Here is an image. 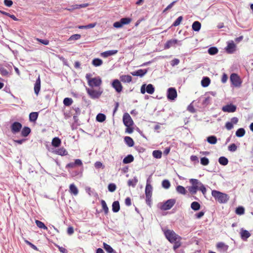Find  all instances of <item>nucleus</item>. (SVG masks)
<instances>
[{"label": "nucleus", "instance_id": "nucleus-12", "mask_svg": "<svg viewBox=\"0 0 253 253\" xmlns=\"http://www.w3.org/2000/svg\"><path fill=\"white\" fill-rule=\"evenodd\" d=\"M225 50L227 53L229 54L233 53L236 50V45L233 41L228 42Z\"/></svg>", "mask_w": 253, "mask_h": 253}, {"label": "nucleus", "instance_id": "nucleus-43", "mask_svg": "<svg viewBox=\"0 0 253 253\" xmlns=\"http://www.w3.org/2000/svg\"><path fill=\"white\" fill-rule=\"evenodd\" d=\"M153 156L156 159H160L162 157V153L160 150H154L152 153Z\"/></svg>", "mask_w": 253, "mask_h": 253}, {"label": "nucleus", "instance_id": "nucleus-23", "mask_svg": "<svg viewBox=\"0 0 253 253\" xmlns=\"http://www.w3.org/2000/svg\"><path fill=\"white\" fill-rule=\"evenodd\" d=\"M120 209L119 202L118 201H115L112 204V211L114 212H117Z\"/></svg>", "mask_w": 253, "mask_h": 253}, {"label": "nucleus", "instance_id": "nucleus-56", "mask_svg": "<svg viewBox=\"0 0 253 253\" xmlns=\"http://www.w3.org/2000/svg\"><path fill=\"white\" fill-rule=\"evenodd\" d=\"M228 150L231 152H235L237 149V147L235 144L232 143L228 147Z\"/></svg>", "mask_w": 253, "mask_h": 253}, {"label": "nucleus", "instance_id": "nucleus-29", "mask_svg": "<svg viewBox=\"0 0 253 253\" xmlns=\"http://www.w3.org/2000/svg\"><path fill=\"white\" fill-rule=\"evenodd\" d=\"M210 83L211 80L209 77H204L201 81V84L203 87H207Z\"/></svg>", "mask_w": 253, "mask_h": 253}, {"label": "nucleus", "instance_id": "nucleus-13", "mask_svg": "<svg viewBox=\"0 0 253 253\" xmlns=\"http://www.w3.org/2000/svg\"><path fill=\"white\" fill-rule=\"evenodd\" d=\"M222 110L224 112H234L236 110V106L233 104L227 105L223 106Z\"/></svg>", "mask_w": 253, "mask_h": 253}, {"label": "nucleus", "instance_id": "nucleus-24", "mask_svg": "<svg viewBox=\"0 0 253 253\" xmlns=\"http://www.w3.org/2000/svg\"><path fill=\"white\" fill-rule=\"evenodd\" d=\"M125 143L129 146L132 147L134 145V141L132 138L129 136H126L124 138Z\"/></svg>", "mask_w": 253, "mask_h": 253}, {"label": "nucleus", "instance_id": "nucleus-54", "mask_svg": "<svg viewBox=\"0 0 253 253\" xmlns=\"http://www.w3.org/2000/svg\"><path fill=\"white\" fill-rule=\"evenodd\" d=\"M162 186L165 189H168L170 186L169 181L168 180H164L162 181Z\"/></svg>", "mask_w": 253, "mask_h": 253}, {"label": "nucleus", "instance_id": "nucleus-62", "mask_svg": "<svg viewBox=\"0 0 253 253\" xmlns=\"http://www.w3.org/2000/svg\"><path fill=\"white\" fill-rule=\"evenodd\" d=\"M94 167L96 169L104 168V166L103 165L102 163L99 161L95 163Z\"/></svg>", "mask_w": 253, "mask_h": 253}, {"label": "nucleus", "instance_id": "nucleus-27", "mask_svg": "<svg viewBox=\"0 0 253 253\" xmlns=\"http://www.w3.org/2000/svg\"><path fill=\"white\" fill-rule=\"evenodd\" d=\"M201 27V24L199 21H195L192 25L193 30L198 32Z\"/></svg>", "mask_w": 253, "mask_h": 253}, {"label": "nucleus", "instance_id": "nucleus-26", "mask_svg": "<svg viewBox=\"0 0 253 253\" xmlns=\"http://www.w3.org/2000/svg\"><path fill=\"white\" fill-rule=\"evenodd\" d=\"M61 140L58 137H54L53 138L51 144L53 147H58L61 144Z\"/></svg>", "mask_w": 253, "mask_h": 253}, {"label": "nucleus", "instance_id": "nucleus-40", "mask_svg": "<svg viewBox=\"0 0 253 253\" xmlns=\"http://www.w3.org/2000/svg\"><path fill=\"white\" fill-rule=\"evenodd\" d=\"M245 134V130L243 128H240L236 132V135L237 137H243Z\"/></svg>", "mask_w": 253, "mask_h": 253}, {"label": "nucleus", "instance_id": "nucleus-4", "mask_svg": "<svg viewBox=\"0 0 253 253\" xmlns=\"http://www.w3.org/2000/svg\"><path fill=\"white\" fill-rule=\"evenodd\" d=\"M163 231L166 238L170 243L175 242L176 240L181 239V237L172 230L167 229Z\"/></svg>", "mask_w": 253, "mask_h": 253}, {"label": "nucleus", "instance_id": "nucleus-11", "mask_svg": "<svg viewBox=\"0 0 253 253\" xmlns=\"http://www.w3.org/2000/svg\"><path fill=\"white\" fill-rule=\"evenodd\" d=\"M219 252L226 253L228 249V246L223 242H219L216 245Z\"/></svg>", "mask_w": 253, "mask_h": 253}, {"label": "nucleus", "instance_id": "nucleus-3", "mask_svg": "<svg viewBox=\"0 0 253 253\" xmlns=\"http://www.w3.org/2000/svg\"><path fill=\"white\" fill-rule=\"evenodd\" d=\"M88 85L91 88L94 87H99L102 84V80L99 77L91 78V74H87L85 75Z\"/></svg>", "mask_w": 253, "mask_h": 253}, {"label": "nucleus", "instance_id": "nucleus-57", "mask_svg": "<svg viewBox=\"0 0 253 253\" xmlns=\"http://www.w3.org/2000/svg\"><path fill=\"white\" fill-rule=\"evenodd\" d=\"M201 164L203 166H207L209 164V160L206 157H203L201 159Z\"/></svg>", "mask_w": 253, "mask_h": 253}, {"label": "nucleus", "instance_id": "nucleus-17", "mask_svg": "<svg viewBox=\"0 0 253 253\" xmlns=\"http://www.w3.org/2000/svg\"><path fill=\"white\" fill-rule=\"evenodd\" d=\"M41 88V79L40 76L37 79L34 85V91L35 93L38 95Z\"/></svg>", "mask_w": 253, "mask_h": 253}, {"label": "nucleus", "instance_id": "nucleus-52", "mask_svg": "<svg viewBox=\"0 0 253 253\" xmlns=\"http://www.w3.org/2000/svg\"><path fill=\"white\" fill-rule=\"evenodd\" d=\"M181 240V239L176 240L175 242L172 243L174 244L173 249L174 251H175L176 249H177L178 248H179L181 246V243L180 242Z\"/></svg>", "mask_w": 253, "mask_h": 253}, {"label": "nucleus", "instance_id": "nucleus-33", "mask_svg": "<svg viewBox=\"0 0 253 253\" xmlns=\"http://www.w3.org/2000/svg\"><path fill=\"white\" fill-rule=\"evenodd\" d=\"M92 64L95 67L100 66L103 64V61L99 58H94L92 61Z\"/></svg>", "mask_w": 253, "mask_h": 253}, {"label": "nucleus", "instance_id": "nucleus-10", "mask_svg": "<svg viewBox=\"0 0 253 253\" xmlns=\"http://www.w3.org/2000/svg\"><path fill=\"white\" fill-rule=\"evenodd\" d=\"M177 97V92L174 88L170 87L168 89L167 97L169 99L173 100Z\"/></svg>", "mask_w": 253, "mask_h": 253}, {"label": "nucleus", "instance_id": "nucleus-15", "mask_svg": "<svg viewBox=\"0 0 253 253\" xmlns=\"http://www.w3.org/2000/svg\"><path fill=\"white\" fill-rule=\"evenodd\" d=\"M178 42V41L176 39H171V40H169L165 44L164 48H165V49H169L170 47L174 45L175 44H177Z\"/></svg>", "mask_w": 253, "mask_h": 253}, {"label": "nucleus", "instance_id": "nucleus-34", "mask_svg": "<svg viewBox=\"0 0 253 253\" xmlns=\"http://www.w3.org/2000/svg\"><path fill=\"white\" fill-rule=\"evenodd\" d=\"M138 182V180L136 177L129 179L127 181V185L129 186L135 187Z\"/></svg>", "mask_w": 253, "mask_h": 253}, {"label": "nucleus", "instance_id": "nucleus-58", "mask_svg": "<svg viewBox=\"0 0 253 253\" xmlns=\"http://www.w3.org/2000/svg\"><path fill=\"white\" fill-rule=\"evenodd\" d=\"M188 190L190 193L194 195L196 194L198 189L195 186H190L188 187Z\"/></svg>", "mask_w": 253, "mask_h": 253}, {"label": "nucleus", "instance_id": "nucleus-31", "mask_svg": "<svg viewBox=\"0 0 253 253\" xmlns=\"http://www.w3.org/2000/svg\"><path fill=\"white\" fill-rule=\"evenodd\" d=\"M241 236L243 239H247L251 236V234L246 230H242L241 232Z\"/></svg>", "mask_w": 253, "mask_h": 253}, {"label": "nucleus", "instance_id": "nucleus-36", "mask_svg": "<svg viewBox=\"0 0 253 253\" xmlns=\"http://www.w3.org/2000/svg\"><path fill=\"white\" fill-rule=\"evenodd\" d=\"M146 91L148 93L152 94L154 92L155 88L152 84H149L146 87Z\"/></svg>", "mask_w": 253, "mask_h": 253}, {"label": "nucleus", "instance_id": "nucleus-30", "mask_svg": "<svg viewBox=\"0 0 253 253\" xmlns=\"http://www.w3.org/2000/svg\"><path fill=\"white\" fill-rule=\"evenodd\" d=\"M190 182L192 184V186H195L198 190L199 188V186L201 184L198 179H190Z\"/></svg>", "mask_w": 253, "mask_h": 253}, {"label": "nucleus", "instance_id": "nucleus-48", "mask_svg": "<svg viewBox=\"0 0 253 253\" xmlns=\"http://www.w3.org/2000/svg\"><path fill=\"white\" fill-rule=\"evenodd\" d=\"M81 37V36L80 34H74L70 36V37L68 39V41H76L78 40H79Z\"/></svg>", "mask_w": 253, "mask_h": 253}, {"label": "nucleus", "instance_id": "nucleus-50", "mask_svg": "<svg viewBox=\"0 0 253 253\" xmlns=\"http://www.w3.org/2000/svg\"><path fill=\"white\" fill-rule=\"evenodd\" d=\"M218 52V49L215 47H211L208 49V53L210 55H214Z\"/></svg>", "mask_w": 253, "mask_h": 253}, {"label": "nucleus", "instance_id": "nucleus-18", "mask_svg": "<svg viewBox=\"0 0 253 253\" xmlns=\"http://www.w3.org/2000/svg\"><path fill=\"white\" fill-rule=\"evenodd\" d=\"M117 53H118L117 50H108V51L102 52L101 53V56L103 57L106 58L108 56L116 54Z\"/></svg>", "mask_w": 253, "mask_h": 253}, {"label": "nucleus", "instance_id": "nucleus-21", "mask_svg": "<svg viewBox=\"0 0 253 253\" xmlns=\"http://www.w3.org/2000/svg\"><path fill=\"white\" fill-rule=\"evenodd\" d=\"M120 80L123 83H129L132 81V77L130 75H122L120 77Z\"/></svg>", "mask_w": 253, "mask_h": 253}, {"label": "nucleus", "instance_id": "nucleus-39", "mask_svg": "<svg viewBox=\"0 0 253 253\" xmlns=\"http://www.w3.org/2000/svg\"><path fill=\"white\" fill-rule=\"evenodd\" d=\"M218 162L221 165L226 166L228 163V160L225 157H220L218 159Z\"/></svg>", "mask_w": 253, "mask_h": 253}, {"label": "nucleus", "instance_id": "nucleus-55", "mask_svg": "<svg viewBox=\"0 0 253 253\" xmlns=\"http://www.w3.org/2000/svg\"><path fill=\"white\" fill-rule=\"evenodd\" d=\"M116 185L114 183H110L108 185V190L111 192H114L116 189Z\"/></svg>", "mask_w": 253, "mask_h": 253}, {"label": "nucleus", "instance_id": "nucleus-53", "mask_svg": "<svg viewBox=\"0 0 253 253\" xmlns=\"http://www.w3.org/2000/svg\"><path fill=\"white\" fill-rule=\"evenodd\" d=\"M182 19H183V17L182 16L178 17L176 19V20L173 22V23L172 24V26H175V27L178 26L179 25H180Z\"/></svg>", "mask_w": 253, "mask_h": 253}, {"label": "nucleus", "instance_id": "nucleus-41", "mask_svg": "<svg viewBox=\"0 0 253 253\" xmlns=\"http://www.w3.org/2000/svg\"><path fill=\"white\" fill-rule=\"evenodd\" d=\"M207 141L211 144H215L217 142V138L215 136H210L207 138Z\"/></svg>", "mask_w": 253, "mask_h": 253}, {"label": "nucleus", "instance_id": "nucleus-46", "mask_svg": "<svg viewBox=\"0 0 253 253\" xmlns=\"http://www.w3.org/2000/svg\"><path fill=\"white\" fill-rule=\"evenodd\" d=\"M73 100L71 98L66 97L64 98L63 100V103L64 105L66 106H70L73 103Z\"/></svg>", "mask_w": 253, "mask_h": 253}, {"label": "nucleus", "instance_id": "nucleus-35", "mask_svg": "<svg viewBox=\"0 0 253 253\" xmlns=\"http://www.w3.org/2000/svg\"><path fill=\"white\" fill-rule=\"evenodd\" d=\"M56 153L61 156H66L68 155V152L64 148H60L56 151Z\"/></svg>", "mask_w": 253, "mask_h": 253}, {"label": "nucleus", "instance_id": "nucleus-14", "mask_svg": "<svg viewBox=\"0 0 253 253\" xmlns=\"http://www.w3.org/2000/svg\"><path fill=\"white\" fill-rule=\"evenodd\" d=\"M82 166L83 163L80 159H76L75 162L70 163L66 166V168H74L76 166Z\"/></svg>", "mask_w": 253, "mask_h": 253}, {"label": "nucleus", "instance_id": "nucleus-47", "mask_svg": "<svg viewBox=\"0 0 253 253\" xmlns=\"http://www.w3.org/2000/svg\"><path fill=\"white\" fill-rule=\"evenodd\" d=\"M103 247L104 249L108 253H112L114 252V250L113 248L107 244L104 243H103Z\"/></svg>", "mask_w": 253, "mask_h": 253}, {"label": "nucleus", "instance_id": "nucleus-22", "mask_svg": "<svg viewBox=\"0 0 253 253\" xmlns=\"http://www.w3.org/2000/svg\"><path fill=\"white\" fill-rule=\"evenodd\" d=\"M134 161V157L132 155H128L123 161L124 164H126L132 162Z\"/></svg>", "mask_w": 253, "mask_h": 253}, {"label": "nucleus", "instance_id": "nucleus-32", "mask_svg": "<svg viewBox=\"0 0 253 253\" xmlns=\"http://www.w3.org/2000/svg\"><path fill=\"white\" fill-rule=\"evenodd\" d=\"M101 204L102 206V210L104 211L105 214L107 215L108 214L109 212V209L107 207V205L105 202V201L103 200H102L101 201Z\"/></svg>", "mask_w": 253, "mask_h": 253}, {"label": "nucleus", "instance_id": "nucleus-45", "mask_svg": "<svg viewBox=\"0 0 253 253\" xmlns=\"http://www.w3.org/2000/svg\"><path fill=\"white\" fill-rule=\"evenodd\" d=\"M106 119V116L103 114H98L96 116V120L99 122H103Z\"/></svg>", "mask_w": 253, "mask_h": 253}, {"label": "nucleus", "instance_id": "nucleus-28", "mask_svg": "<svg viewBox=\"0 0 253 253\" xmlns=\"http://www.w3.org/2000/svg\"><path fill=\"white\" fill-rule=\"evenodd\" d=\"M89 5L88 3H84L82 4H75L74 5L72 6V9L67 8L66 9L69 11H71L72 10L75 9H79L81 8H84L88 6Z\"/></svg>", "mask_w": 253, "mask_h": 253}, {"label": "nucleus", "instance_id": "nucleus-61", "mask_svg": "<svg viewBox=\"0 0 253 253\" xmlns=\"http://www.w3.org/2000/svg\"><path fill=\"white\" fill-rule=\"evenodd\" d=\"M36 40L44 45H48L49 42V41L47 40H42L36 38Z\"/></svg>", "mask_w": 253, "mask_h": 253}, {"label": "nucleus", "instance_id": "nucleus-16", "mask_svg": "<svg viewBox=\"0 0 253 253\" xmlns=\"http://www.w3.org/2000/svg\"><path fill=\"white\" fill-rule=\"evenodd\" d=\"M147 71L148 70L147 69H139L136 71L131 72V74L132 75L134 76L143 77L147 73Z\"/></svg>", "mask_w": 253, "mask_h": 253}, {"label": "nucleus", "instance_id": "nucleus-19", "mask_svg": "<svg viewBox=\"0 0 253 253\" xmlns=\"http://www.w3.org/2000/svg\"><path fill=\"white\" fill-rule=\"evenodd\" d=\"M152 187L151 185L147 182V184L145 187V195L146 197L152 196Z\"/></svg>", "mask_w": 253, "mask_h": 253}, {"label": "nucleus", "instance_id": "nucleus-37", "mask_svg": "<svg viewBox=\"0 0 253 253\" xmlns=\"http://www.w3.org/2000/svg\"><path fill=\"white\" fill-rule=\"evenodd\" d=\"M38 117L37 112H32L29 115V120L31 122H35L37 120Z\"/></svg>", "mask_w": 253, "mask_h": 253}, {"label": "nucleus", "instance_id": "nucleus-44", "mask_svg": "<svg viewBox=\"0 0 253 253\" xmlns=\"http://www.w3.org/2000/svg\"><path fill=\"white\" fill-rule=\"evenodd\" d=\"M176 191L180 194L185 195L186 193V190L185 188L181 185H178L176 187Z\"/></svg>", "mask_w": 253, "mask_h": 253}, {"label": "nucleus", "instance_id": "nucleus-2", "mask_svg": "<svg viewBox=\"0 0 253 253\" xmlns=\"http://www.w3.org/2000/svg\"><path fill=\"white\" fill-rule=\"evenodd\" d=\"M211 195L220 204L226 203L229 199V197L227 194L215 190L211 191Z\"/></svg>", "mask_w": 253, "mask_h": 253}, {"label": "nucleus", "instance_id": "nucleus-9", "mask_svg": "<svg viewBox=\"0 0 253 253\" xmlns=\"http://www.w3.org/2000/svg\"><path fill=\"white\" fill-rule=\"evenodd\" d=\"M112 87L116 90V91L120 93L122 91L123 86L118 80H114L112 83Z\"/></svg>", "mask_w": 253, "mask_h": 253}, {"label": "nucleus", "instance_id": "nucleus-5", "mask_svg": "<svg viewBox=\"0 0 253 253\" xmlns=\"http://www.w3.org/2000/svg\"><path fill=\"white\" fill-rule=\"evenodd\" d=\"M230 80L232 84L234 86L239 87L241 86L242 81L237 74H232L230 75Z\"/></svg>", "mask_w": 253, "mask_h": 253}, {"label": "nucleus", "instance_id": "nucleus-63", "mask_svg": "<svg viewBox=\"0 0 253 253\" xmlns=\"http://www.w3.org/2000/svg\"><path fill=\"white\" fill-rule=\"evenodd\" d=\"M225 127L228 130H231L233 128V125L231 122H228L225 124Z\"/></svg>", "mask_w": 253, "mask_h": 253}, {"label": "nucleus", "instance_id": "nucleus-59", "mask_svg": "<svg viewBox=\"0 0 253 253\" xmlns=\"http://www.w3.org/2000/svg\"><path fill=\"white\" fill-rule=\"evenodd\" d=\"M198 190H200L202 192L203 195L206 194V192H207L206 188L202 183H201V185H200L199 188Z\"/></svg>", "mask_w": 253, "mask_h": 253}, {"label": "nucleus", "instance_id": "nucleus-42", "mask_svg": "<svg viewBox=\"0 0 253 253\" xmlns=\"http://www.w3.org/2000/svg\"><path fill=\"white\" fill-rule=\"evenodd\" d=\"M35 223L39 228L41 229L47 230V227L44 225V224L42 222L38 220H36Z\"/></svg>", "mask_w": 253, "mask_h": 253}, {"label": "nucleus", "instance_id": "nucleus-8", "mask_svg": "<svg viewBox=\"0 0 253 253\" xmlns=\"http://www.w3.org/2000/svg\"><path fill=\"white\" fill-rule=\"evenodd\" d=\"M11 130L13 134H16L20 132L22 127V124L20 123L15 122L11 126Z\"/></svg>", "mask_w": 253, "mask_h": 253}, {"label": "nucleus", "instance_id": "nucleus-7", "mask_svg": "<svg viewBox=\"0 0 253 253\" xmlns=\"http://www.w3.org/2000/svg\"><path fill=\"white\" fill-rule=\"evenodd\" d=\"M174 199H169L163 203L160 207V209L163 211H167L170 209L175 204Z\"/></svg>", "mask_w": 253, "mask_h": 253}, {"label": "nucleus", "instance_id": "nucleus-60", "mask_svg": "<svg viewBox=\"0 0 253 253\" xmlns=\"http://www.w3.org/2000/svg\"><path fill=\"white\" fill-rule=\"evenodd\" d=\"M211 100V97L210 96L207 97L205 98L204 100L203 101V104L205 106L208 105L210 103Z\"/></svg>", "mask_w": 253, "mask_h": 253}, {"label": "nucleus", "instance_id": "nucleus-64", "mask_svg": "<svg viewBox=\"0 0 253 253\" xmlns=\"http://www.w3.org/2000/svg\"><path fill=\"white\" fill-rule=\"evenodd\" d=\"M179 63V60L177 58H175L171 60L170 64L172 66H174L178 65Z\"/></svg>", "mask_w": 253, "mask_h": 253}, {"label": "nucleus", "instance_id": "nucleus-38", "mask_svg": "<svg viewBox=\"0 0 253 253\" xmlns=\"http://www.w3.org/2000/svg\"><path fill=\"white\" fill-rule=\"evenodd\" d=\"M191 208L194 211H196L199 210L200 209L201 206L198 202H193L191 204Z\"/></svg>", "mask_w": 253, "mask_h": 253}, {"label": "nucleus", "instance_id": "nucleus-20", "mask_svg": "<svg viewBox=\"0 0 253 253\" xmlns=\"http://www.w3.org/2000/svg\"><path fill=\"white\" fill-rule=\"evenodd\" d=\"M69 192L71 194L76 196L78 194L79 190L74 184H71L69 186Z\"/></svg>", "mask_w": 253, "mask_h": 253}, {"label": "nucleus", "instance_id": "nucleus-25", "mask_svg": "<svg viewBox=\"0 0 253 253\" xmlns=\"http://www.w3.org/2000/svg\"><path fill=\"white\" fill-rule=\"evenodd\" d=\"M31 132V129L27 126H24L21 131V135L23 137L27 136Z\"/></svg>", "mask_w": 253, "mask_h": 253}, {"label": "nucleus", "instance_id": "nucleus-49", "mask_svg": "<svg viewBox=\"0 0 253 253\" xmlns=\"http://www.w3.org/2000/svg\"><path fill=\"white\" fill-rule=\"evenodd\" d=\"M120 21L123 26L124 25L129 24L131 21V19L130 18H123L121 19Z\"/></svg>", "mask_w": 253, "mask_h": 253}, {"label": "nucleus", "instance_id": "nucleus-51", "mask_svg": "<svg viewBox=\"0 0 253 253\" xmlns=\"http://www.w3.org/2000/svg\"><path fill=\"white\" fill-rule=\"evenodd\" d=\"M235 212L238 215L243 214L245 212V209L243 207H239L236 208Z\"/></svg>", "mask_w": 253, "mask_h": 253}, {"label": "nucleus", "instance_id": "nucleus-1", "mask_svg": "<svg viewBox=\"0 0 253 253\" xmlns=\"http://www.w3.org/2000/svg\"><path fill=\"white\" fill-rule=\"evenodd\" d=\"M123 121L124 125L126 127L125 132L129 134L132 133L134 131L133 127L134 122L128 113H125L124 114Z\"/></svg>", "mask_w": 253, "mask_h": 253}, {"label": "nucleus", "instance_id": "nucleus-6", "mask_svg": "<svg viewBox=\"0 0 253 253\" xmlns=\"http://www.w3.org/2000/svg\"><path fill=\"white\" fill-rule=\"evenodd\" d=\"M86 91L90 97L92 99L98 98L102 93V91L100 90L99 89L96 90L93 88H87Z\"/></svg>", "mask_w": 253, "mask_h": 253}]
</instances>
